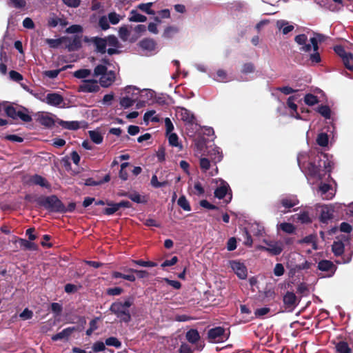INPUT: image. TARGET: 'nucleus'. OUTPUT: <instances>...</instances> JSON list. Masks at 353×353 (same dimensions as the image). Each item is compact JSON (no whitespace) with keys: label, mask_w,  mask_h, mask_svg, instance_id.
<instances>
[{"label":"nucleus","mask_w":353,"mask_h":353,"mask_svg":"<svg viewBox=\"0 0 353 353\" xmlns=\"http://www.w3.org/2000/svg\"><path fill=\"white\" fill-rule=\"evenodd\" d=\"M105 41L107 42V46L109 47L107 50L108 54L112 55L117 53L118 50L117 48L119 47L117 38L114 35H110L105 38Z\"/></svg>","instance_id":"obj_18"},{"label":"nucleus","mask_w":353,"mask_h":353,"mask_svg":"<svg viewBox=\"0 0 353 353\" xmlns=\"http://www.w3.org/2000/svg\"><path fill=\"white\" fill-rule=\"evenodd\" d=\"M318 145L322 147H325L328 144V136L326 133H321L316 138Z\"/></svg>","instance_id":"obj_51"},{"label":"nucleus","mask_w":353,"mask_h":353,"mask_svg":"<svg viewBox=\"0 0 353 353\" xmlns=\"http://www.w3.org/2000/svg\"><path fill=\"white\" fill-rule=\"evenodd\" d=\"M337 353H351V349L348 344L344 341H340L336 345Z\"/></svg>","instance_id":"obj_42"},{"label":"nucleus","mask_w":353,"mask_h":353,"mask_svg":"<svg viewBox=\"0 0 353 353\" xmlns=\"http://www.w3.org/2000/svg\"><path fill=\"white\" fill-rule=\"evenodd\" d=\"M129 21L132 22H145L147 17L139 13L137 10H132L130 12Z\"/></svg>","instance_id":"obj_29"},{"label":"nucleus","mask_w":353,"mask_h":353,"mask_svg":"<svg viewBox=\"0 0 353 353\" xmlns=\"http://www.w3.org/2000/svg\"><path fill=\"white\" fill-rule=\"evenodd\" d=\"M342 60L345 66L350 70L353 71V54L350 52L344 54Z\"/></svg>","instance_id":"obj_30"},{"label":"nucleus","mask_w":353,"mask_h":353,"mask_svg":"<svg viewBox=\"0 0 353 353\" xmlns=\"http://www.w3.org/2000/svg\"><path fill=\"white\" fill-rule=\"evenodd\" d=\"M134 299L127 298L123 301L117 300L112 303L110 307V311L114 314L121 322L128 323L131 321L130 307Z\"/></svg>","instance_id":"obj_2"},{"label":"nucleus","mask_w":353,"mask_h":353,"mask_svg":"<svg viewBox=\"0 0 353 353\" xmlns=\"http://www.w3.org/2000/svg\"><path fill=\"white\" fill-rule=\"evenodd\" d=\"M19 243L20 245L26 250H34L36 249V245L34 243L27 241L23 239H19Z\"/></svg>","instance_id":"obj_52"},{"label":"nucleus","mask_w":353,"mask_h":353,"mask_svg":"<svg viewBox=\"0 0 353 353\" xmlns=\"http://www.w3.org/2000/svg\"><path fill=\"white\" fill-rule=\"evenodd\" d=\"M132 263L141 267H155L157 265L154 262L145 261L143 260H133Z\"/></svg>","instance_id":"obj_61"},{"label":"nucleus","mask_w":353,"mask_h":353,"mask_svg":"<svg viewBox=\"0 0 353 353\" xmlns=\"http://www.w3.org/2000/svg\"><path fill=\"white\" fill-rule=\"evenodd\" d=\"M90 138L92 142L96 144H100L103 141V136L99 131L90 130L89 131Z\"/></svg>","instance_id":"obj_38"},{"label":"nucleus","mask_w":353,"mask_h":353,"mask_svg":"<svg viewBox=\"0 0 353 353\" xmlns=\"http://www.w3.org/2000/svg\"><path fill=\"white\" fill-rule=\"evenodd\" d=\"M281 204L286 209H290L299 204V200L295 195L283 196L280 200Z\"/></svg>","instance_id":"obj_20"},{"label":"nucleus","mask_w":353,"mask_h":353,"mask_svg":"<svg viewBox=\"0 0 353 353\" xmlns=\"http://www.w3.org/2000/svg\"><path fill=\"white\" fill-rule=\"evenodd\" d=\"M176 113L182 121L188 124H192L194 121V114L185 108L178 107Z\"/></svg>","instance_id":"obj_16"},{"label":"nucleus","mask_w":353,"mask_h":353,"mask_svg":"<svg viewBox=\"0 0 353 353\" xmlns=\"http://www.w3.org/2000/svg\"><path fill=\"white\" fill-rule=\"evenodd\" d=\"M325 37L321 34H314V37L310 38V41L312 46L313 53L310 55V60L312 63H319L321 62V57L318 52L319 42H322L324 40Z\"/></svg>","instance_id":"obj_7"},{"label":"nucleus","mask_w":353,"mask_h":353,"mask_svg":"<svg viewBox=\"0 0 353 353\" xmlns=\"http://www.w3.org/2000/svg\"><path fill=\"white\" fill-rule=\"evenodd\" d=\"M92 43L96 48V51L101 54H104L107 52V42L105 38L93 37L91 39Z\"/></svg>","instance_id":"obj_21"},{"label":"nucleus","mask_w":353,"mask_h":353,"mask_svg":"<svg viewBox=\"0 0 353 353\" xmlns=\"http://www.w3.org/2000/svg\"><path fill=\"white\" fill-rule=\"evenodd\" d=\"M139 45L142 50L149 53H152V52L155 51L157 46L156 42L153 39H145L142 40Z\"/></svg>","instance_id":"obj_23"},{"label":"nucleus","mask_w":353,"mask_h":353,"mask_svg":"<svg viewBox=\"0 0 353 353\" xmlns=\"http://www.w3.org/2000/svg\"><path fill=\"white\" fill-rule=\"evenodd\" d=\"M78 90L85 93L97 92L99 90V85L97 80L85 79L79 85Z\"/></svg>","instance_id":"obj_10"},{"label":"nucleus","mask_w":353,"mask_h":353,"mask_svg":"<svg viewBox=\"0 0 353 353\" xmlns=\"http://www.w3.org/2000/svg\"><path fill=\"white\" fill-rule=\"evenodd\" d=\"M179 32V29L174 26H169L166 28L163 33V37L165 39H171Z\"/></svg>","instance_id":"obj_43"},{"label":"nucleus","mask_w":353,"mask_h":353,"mask_svg":"<svg viewBox=\"0 0 353 353\" xmlns=\"http://www.w3.org/2000/svg\"><path fill=\"white\" fill-rule=\"evenodd\" d=\"M30 183L39 185L42 188H50V185L48 181L41 175L34 174L30 178Z\"/></svg>","instance_id":"obj_22"},{"label":"nucleus","mask_w":353,"mask_h":353,"mask_svg":"<svg viewBox=\"0 0 353 353\" xmlns=\"http://www.w3.org/2000/svg\"><path fill=\"white\" fill-rule=\"evenodd\" d=\"M58 123L63 128L69 130H77L79 128V125L77 121H64L60 120Z\"/></svg>","instance_id":"obj_41"},{"label":"nucleus","mask_w":353,"mask_h":353,"mask_svg":"<svg viewBox=\"0 0 353 353\" xmlns=\"http://www.w3.org/2000/svg\"><path fill=\"white\" fill-rule=\"evenodd\" d=\"M276 28L281 31L283 34H287L294 30V26L290 25L288 21L285 20L277 21Z\"/></svg>","instance_id":"obj_24"},{"label":"nucleus","mask_w":353,"mask_h":353,"mask_svg":"<svg viewBox=\"0 0 353 353\" xmlns=\"http://www.w3.org/2000/svg\"><path fill=\"white\" fill-rule=\"evenodd\" d=\"M125 92L127 93L133 92L134 95L140 93L141 97L143 99V101H145L152 100L155 97V92L152 90L143 89L141 91H140L139 88L132 85L126 87Z\"/></svg>","instance_id":"obj_11"},{"label":"nucleus","mask_w":353,"mask_h":353,"mask_svg":"<svg viewBox=\"0 0 353 353\" xmlns=\"http://www.w3.org/2000/svg\"><path fill=\"white\" fill-rule=\"evenodd\" d=\"M81 46V39L79 37H75L69 41L67 48L69 51H74L80 48Z\"/></svg>","instance_id":"obj_31"},{"label":"nucleus","mask_w":353,"mask_h":353,"mask_svg":"<svg viewBox=\"0 0 353 353\" xmlns=\"http://www.w3.org/2000/svg\"><path fill=\"white\" fill-rule=\"evenodd\" d=\"M254 71V65L252 63H246L242 66L241 72L243 74L252 73Z\"/></svg>","instance_id":"obj_62"},{"label":"nucleus","mask_w":353,"mask_h":353,"mask_svg":"<svg viewBox=\"0 0 353 353\" xmlns=\"http://www.w3.org/2000/svg\"><path fill=\"white\" fill-rule=\"evenodd\" d=\"M37 121L42 125L48 128L53 126L55 123L53 116L48 112L39 113L37 115Z\"/></svg>","instance_id":"obj_14"},{"label":"nucleus","mask_w":353,"mask_h":353,"mask_svg":"<svg viewBox=\"0 0 353 353\" xmlns=\"http://www.w3.org/2000/svg\"><path fill=\"white\" fill-rule=\"evenodd\" d=\"M318 268L321 271L331 272L332 274L335 272V266L333 263L328 260H322L318 263Z\"/></svg>","instance_id":"obj_26"},{"label":"nucleus","mask_w":353,"mask_h":353,"mask_svg":"<svg viewBox=\"0 0 353 353\" xmlns=\"http://www.w3.org/2000/svg\"><path fill=\"white\" fill-rule=\"evenodd\" d=\"M279 228L288 234H292L295 231V227L290 223H281L279 225Z\"/></svg>","instance_id":"obj_46"},{"label":"nucleus","mask_w":353,"mask_h":353,"mask_svg":"<svg viewBox=\"0 0 353 353\" xmlns=\"http://www.w3.org/2000/svg\"><path fill=\"white\" fill-rule=\"evenodd\" d=\"M105 64L97 65L94 70V76L100 77L99 83L102 87L106 88L110 85L115 79V73L112 70L108 71V63L106 61Z\"/></svg>","instance_id":"obj_3"},{"label":"nucleus","mask_w":353,"mask_h":353,"mask_svg":"<svg viewBox=\"0 0 353 353\" xmlns=\"http://www.w3.org/2000/svg\"><path fill=\"white\" fill-rule=\"evenodd\" d=\"M316 111L325 119H330L331 110L327 105H320L317 108Z\"/></svg>","instance_id":"obj_47"},{"label":"nucleus","mask_w":353,"mask_h":353,"mask_svg":"<svg viewBox=\"0 0 353 353\" xmlns=\"http://www.w3.org/2000/svg\"><path fill=\"white\" fill-rule=\"evenodd\" d=\"M153 3H140L137 6V8L140 10L145 12L148 14L154 15L155 12L153 10L151 7L152 6Z\"/></svg>","instance_id":"obj_35"},{"label":"nucleus","mask_w":353,"mask_h":353,"mask_svg":"<svg viewBox=\"0 0 353 353\" xmlns=\"http://www.w3.org/2000/svg\"><path fill=\"white\" fill-rule=\"evenodd\" d=\"M296 99V97L295 96H290L287 101L288 106L294 112H296L298 108L297 105L294 103Z\"/></svg>","instance_id":"obj_63"},{"label":"nucleus","mask_w":353,"mask_h":353,"mask_svg":"<svg viewBox=\"0 0 353 353\" xmlns=\"http://www.w3.org/2000/svg\"><path fill=\"white\" fill-rule=\"evenodd\" d=\"M137 99V97L130 98L129 97H124L120 100V105L123 108H128L134 105L135 101Z\"/></svg>","instance_id":"obj_37"},{"label":"nucleus","mask_w":353,"mask_h":353,"mask_svg":"<svg viewBox=\"0 0 353 353\" xmlns=\"http://www.w3.org/2000/svg\"><path fill=\"white\" fill-rule=\"evenodd\" d=\"M105 343L108 346H112L116 348H120L121 347V341L117 338L114 336L106 339Z\"/></svg>","instance_id":"obj_48"},{"label":"nucleus","mask_w":353,"mask_h":353,"mask_svg":"<svg viewBox=\"0 0 353 353\" xmlns=\"http://www.w3.org/2000/svg\"><path fill=\"white\" fill-rule=\"evenodd\" d=\"M19 109H17V108H14L12 106H8L5 109V112L6 113V114L9 117H10V118H12L13 119H18L17 114H19Z\"/></svg>","instance_id":"obj_49"},{"label":"nucleus","mask_w":353,"mask_h":353,"mask_svg":"<svg viewBox=\"0 0 353 353\" xmlns=\"http://www.w3.org/2000/svg\"><path fill=\"white\" fill-rule=\"evenodd\" d=\"M39 205L52 212H63L65 206L55 195L46 196L38 199Z\"/></svg>","instance_id":"obj_4"},{"label":"nucleus","mask_w":353,"mask_h":353,"mask_svg":"<svg viewBox=\"0 0 353 353\" xmlns=\"http://www.w3.org/2000/svg\"><path fill=\"white\" fill-rule=\"evenodd\" d=\"M214 181L216 184V188L214 190L215 197L221 199L225 196H228V200L227 203H229L232 199L231 190L229 184L221 179H215Z\"/></svg>","instance_id":"obj_6"},{"label":"nucleus","mask_w":353,"mask_h":353,"mask_svg":"<svg viewBox=\"0 0 353 353\" xmlns=\"http://www.w3.org/2000/svg\"><path fill=\"white\" fill-rule=\"evenodd\" d=\"M33 316L32 311L30 310L28 308H26L20 314L19 317L23 320H28L32 319Z\"/></svg>","instance_id":"obj_64"},{"label":"nucleus","mask_w":353,"mask_h":353,"mask_svg":"<svg viewBox=\"0 0 353 353\" xmlns=\"http://www.w3.org/2000/svg\"><path fill=\"white\" fill-rule=\"evenodd\" d=\"M296 216L298 221L301 223H308L312 221L308 213L306 212H301L296 214Z\"/></svg>","instance_id":"obj_55"},{"label":"nucleus","mask_w":353,"mask_h":353,"mask_svg":"<svg viewBox=\"0 0 353 353\" xmlns=\"http://www.w3.org/2000/svg\"><path fill=\"white\" fill-rule=\"evenodd\" d=\"M344 244L341 241L334 242L332 250L335 256H341L344 252Z\"/></svg>","instance_id":"obj_33"},{"label":"nucleus","mask_w":353,"mask_h":353,"mask_svg":"<svg viewBox=\"0 0 353 353\" xmlns=\"http://www.w3.org/2000/svg\"><path fill=\"white\" fill-rule=\"evenodd\" d=\"M317 193L323 199L330 200L334 196L336 191L330 185L321 183L317 190Z\"/></svg>","instance_id":"obj_12"},{"label":"nucleus","mask_w":353,"mask_h":353,"mask_svg":"<svg viewBox=\"0 0 353 353\" xmlns=\"http://www.w3.org/2000/svg\"><path fill=\"white\" fill-rule=\"evenodd\" d=\"M312 154L301 152L297 157L298 164L309 181H320L327 172H330L333 163L324 154H318L314 161H312Z\"/></svg>","instance_id":"obj_1"},{"label":"nucleus","mask_w":353,"mask_h":353,"mask_svg":"<svg viewBox=\"0 0 353 353\" xmlns=\"http://www.w3.org/2000/svg\"><path fill=\"white\" fill-rule=\"evenodd\" d=\"M208 335L210 342L214 343L223 342L227 339L225 330L221 327L210 329Z\"/></svg>","instance_id":"obj_9"},{"label":"nucleus","mask_w":353,"mask_h":353,"mask_svg":"<svg viewBox=\"0 0 353 353\" xmlns=\"http://www.w3.org/2000/svg\"><path fill=\"white\" fill-rule=\"evenodd\" d=\"M108 208L104 209V214L106 215H112L119 210L118 203H108Z\"/></svg>","instance_id":"obj_54"},{"label":"nucleus","mask_w":353,"mask_h":353,"mask_svg":"<svg viewBox=\"0 0 353 353\" xmlns=\"http://www.w3.org/2000/svg\"><path fill=\"white\" fill-rule=\"evenodd\" d=\"M112 277L114 279L122 278L129 281H134L136 280L135 276L133 274H124L119 272H113Z\"/></svg>","instance_id":"obj_44"},{"label":"nucleus","mask_w":353,"mask_h":353,"mask_svg":"<svg viewBox=\"0 0 353 353\" xmlns=\"http://www.w3.org/2000/svg\"><path fill=\"white\" fill-rule=\"evenodd\" d=\"M229 267L240 279H245L248 276V268L243 262L239 260H231L228 262Z\"/></svg>","instance_id":"obj_8"},{"label":"nucleus","mask_w":353,"mask_h":353,"mask_svg":"<svg viewBox=\"0 0 353 353\" xmlns=\"http://www.w3.org/2000/svg\"><path fill=\"white\" fill-rule=\"evenodd\" d=\"M294 41L299 46H301V48H299V50L301 51H303L304 52H311V50L312 49V46L311 43H307V37L305 34H299V35L296 36L294 38Z\"/></svg>","instance_id":"obj_17"},{"label":"nucleus","mask_w":353,"mask_h":353,"mask_svg":"<svg viewBox=\"0 0 353 353\" xmlns=\"http://www.w3.org/2000/svg\"><path fill=\"white\" fill-rule=\"evenodd\" d=\"M63 101V97L58 93H49L46 94V103L50 105L59 106Z\"/></svg>","instance_id":"obj_19"},{"label":"nucleus","mask_w":353,"mask_h":353,"mask_svg":"<svg viewBox=\"0 0 353 353\" xmlns=\"http://www.w3.org/2000/svg\"><path fill=\"white\" fill-rule=\"evenodd\" d=\"M76 330L75 327H69L65 328L61 332L57 333L52 337L53 341H58L65 338H68L74 331Z\"/></svg>","instance_id":"obj_27"},{"label":"nucleus","mask_w":353,"mask_h":353,"mask_svg":"<svg viewBox=\"0 0 353 353\" xmlns=\"http://www.w3.org/2000/svg\"><path fill=\"white\" fill-rule=\"evenodd\" d=\"M169 144L173 147H177L182 149V145L179 142V137L176 133L171 132L167 134Z\"/></svg>","instance_id":"obj_32"},{"label":"nucleus","mask_w":353,"mask_h":353,"mask_svg":"<svg viewBox=\"0 0 353 353\" xmlns=\"http://www.w3.org/2000/svg\"><path fill=\"white\" fill-rule=\"evenodd\" d=\"M108 18L105 16H102L99 19V25L103 30H106L110 28Z\"/></svg>","instance_id":"obj_57"},{"label":"nucleus","mask_w":353,"mask_h":353,"mask_svg":"<svg viewBox=\"0 0 353 353\" xmlns=\"http://www.w3.org/2000/svg\"><path fill=\"white\" fill-rule=\"evenodd\" d=\"M119 36L120 39L123 41H126L128 39L129 36H130V32H129V30H128L127 26H123L119 28Z\"/></svg>","instance_id":"obj_53"},{"label":"nucleus","mask_w":353,"mask_h":353,"mask_svg":"<svg viewBox=\"0 0 353 353\" xmlns=\"http://www.w3.org/2000/svg\"><path fill=\"white\" fill-rule=\"evenodd\" d=\"M186 339L191 343L194 344L200 339L199 332L195 329H191L186 333Z\"/></svg>","instance_id":"obj_28"},{"label":"nucleus","mask_w":353,"mask_h":353,"mask_svg":"<svg viewBox=\"0 0 353 353\" xmlns=\"http://www.w3.org/2000/svg\"><path fill=\"white\" fill-rule=\"evenodd\" d=\"M200 167L203 172H206L210 167V161L208 158L202 157L200 159Z\"/></svg>","instance_id":"obj_59"},{"label":"nucleus","mask_w":353,"mask_h":353,"mask_svg":"<svg viewBox=\"0 0 353 353\" xmlns=\"http://www.w3.org/2000/svg\"><path fill=\"white\" fill-rule=\"evenodd\" d=\"M123 17L124 16L119 14L115 12H111L108 15L109 22L112 25L118 24L120 22V21L123 19Z\"/></svg>","instance_id":"obj_39"},{"label":"nucleus","mask_w":353,"mask_h":353,"mask_svg":"<svg viewBox=\"0 0 353 353\" xmlns=\"http://www.w3.org/2000/svg\"><path fill=\"white\" fill-rule=\"evenodd\" d=\"M283 302L288 307H294L296 305V296L295 294L291 292H288L283 296Z\"/></svg>","instance_id":"obj_25"},{"label":"nucleus","mask_w":353,"mask_h":353,"mask_svg":"<svg viewBox=\"0 0 353 353\" xmlns=\"http://www.w3.org/2000/svg\"><path fill=\"white\" fill-rule=\"evenodd\" d=\"M304 102L309 106H312L319 103V99L312 94H307L304 97Z\"/></svg>","instance_id":"obj_45"},{"label":"nucleus","mask_w":353,"mask_h":353,"mask_svg":"<svg viewBox=\"0 0 353 353\" xmlns=\"http://www.w3.org/2000/svg\"><path fill=\"white\" fill-rule=\"evenodd\" d=\"M105 343L97 341L92 345V349L94 352H103L105 350Z\"/></svg>","instance_id":"obj_58"},{"label":"nucleus","mask_w":353,"mask_h":353,"mask_svg":"<svg viewBox=\"0 0 353 353\" xmlns=\"http://www.w3.org/2000/svg\"><path fill=\"white\" fill-rule=\"evenodd\" d=\"M214 79L219 82H226L229 81L227 73L223 70H219L216 72V77Z\"/></svg>","instance_id":"obj_50"},{"label":"nucleus","mask_w":353,"mask_h":353,"mask_svg":"<svg viewBox=\"0 0 353 353\" xmlns=\"http://www.w3.org/2000/svg\"><path fill=\"white\" fill-rule=\"evenodd\" d=\"M177 204L185 211L190 212L191 210L190 203L184 195L179 198Z\"/></svg>","instance_id":"obj_36"},{"label":"nucleus","mask_w":353,"mask_h":353,"mask_svg":"<svg viewBox=\"0 0 353 353\" xmlns=\"http://www.w3.org/2000/svg\"><path fill=\"white\" fill-rule=\"evenodd\" d=\"M60 23V18L57 17L54 14L50 16L48 19V25L50 28L57 27Z\"/></svg>","instance_id":"obj_60"},{"label":"nucleus","mask_w":353,"mask_h":353,"mask_svg":"<svg viewBox=\"0 0 353 353\" xmlns=\"http://www.w3.org/2000/svg\"><path fill=\"white\" fill-rule=\"evenodd\" d=\"M91 75V70L89 69H80L75 71L73 76L77 79L85 80Z\"/></svg>","instance_id":"obj_34"},{"label":"nucleus","mask_w":353,"mask_h":353,"mask_svg":"<svg viewBox=\"0 0 353 353\" xmlns=\"http://www.w3.org/2000/svg\"><path fill=\"white\" fill-rule=\"evenodd\" d=\"M207 154L214 164L220 162L223 158L221 148L214 145L207 146Z\"/></svg>","instance_id":"obj_13"},{"label":"nucleus","mask_w":353,"mask_h":353,"mask_svg":"<svg viewBox=\"0 0 353 353\" xmlns=\"http://www.w3.org/2000/svg\"><path fill=\"white\" fill-rule=\"evenodd\" d=\"M334 206L332 205H325L321 207L319 216L321 222L327 223L333 218Z\"/></svg>","instance_id":"obj_15"},{"label":"nucleus","mask_w":353,"mask_h":353,"mask_svg":"<svg viewBox=\"0 0 353 353\" xmlns=\"http://www.w3.org/2000/svg\"><path fill=\"white\" fill-rule=\"evenodd\" d=\"M156 112L154 110H150L146 112L143 116V121L145 124H148L149 121L158 122L159 121L158 117L154 116Z\"/></svg>","instance_id":"obj_40"},{"label":"nucleus","mask_w":353,"mask_h":353,"mask_svg":"<svg viewBox=\"0 0 353 353\" xmlns=\"http://www.w3.org/2000/svg\"><path fill=\"white\" fill-rule=\"evenodd\" d=\"M252 232L254 235L262 236L265 233L264 228L259 224H254L252 225Z\"/></svg>","instance_id":"obj_56"},{"label":"nucleus","mask_w":353,"mask_h":353,"mask_svg":"<svg viewBox=\"0 0 353 353\" xmlns=\"http://www.w3.org/2000/svg\"><path fill=\"white\" fill-rule=\"evenodd\" d=\"M263 242L265 245H259L257 248L260 250L268 252L271 255H279L283 250V243L281 241L264 239H263Z\"/></svg>","instance_id":"obj_5"}]
</instances>
